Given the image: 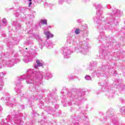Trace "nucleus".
Returning a JSON list of instances; mask_svg holds the SVG:
<instances>
[{
  "label": "nucleus",
  "mask_w": 125,
  "mask_h": 125,
  "mask_svg": "<svg viewBox=\"0 0 125 125\" xmlns=\"http://www.w3.org/2000/svg\"><path fill=\"white\" fill-rule=\"evenodd\" d=\"M31 5H32V2H30L29 3V7L31 6Z\"/></svg>",
  "instance_id": "5"
},
{
  "label": "nucleus",
  "mask_w": 125,
  "mask_h": 125,
  "mask_svg": "<svg viewBox=\"0 0 125 125\" xmlns=\"http://www.w3.org/2000/svg\"><path fill=\"white\" fill-rule=\"evenodd\" d=\"M36 63L37 64V65H38V66H39V67H42V63H41L40 62V61H39V60H37V61H36Z\"/></svg>",
  "instance_id": "3"
},
{
  "label": "nucleus",
  "mask_w": 125,
  "mask_h": 125,
  "mask_svg": "<svg viewBox=\"0 0 125 125\" xmlns=\"http://www.w3.org/2000/svg\"><path fill=\"white\" fill-rule=\"evenodd\" d=\"M41 23L43 25H47V21L46 20H41Z\"/></svg>",
  "instance_id": "2"
},
{
  "label": "nucleus",
  "mask_w": 125,
  "mask_h": 125,
  "mask_svg": "<svg viewBox=\"0 0 125 125\" xmlns=\"http://www.w3.org/2000/svg\"><path fill=\"white\" fill-rule=\"evenodd\" d=\"M75 33L76 35H79L81 33V31H80V29L77 28L75 31Z\"/></svg>",
  "instance_id": "4"
},
{
  "label": "nucleus",
  "mask_w": 125,
  "mask_h": 125,
  "mask_svg": "<svg viewBox=\"0 0 125 125\" xmlns=\"http://www.w3.org/2000/svg\"><path fill=\"white\" fill-rule=\"evenodd\" d=\"M29 1H32V0H29Z\"/></svg>",
  "instance_id": "6"
},
{
  "label": "nucleus",
  "mask_w": 125,
  "mask_h": 125,
  "mask_svg": "<svg viewBox=\"0 0 125 125\" xmlns=\"http://www.w3.org/2000/svg\"><path fill=\"white\" fill-rule=\"evenodd\" d=\"M25 49H27V48H26Z\"/></svg>",
  "instance_id": "7"
},
{
  "label": "nucleus",
  "mask_w": 125,
  "mask_h": 125,
  "mask_svg": "<svg viewBox=\"0 0 125 125\" xmlns=\"http://www.w3.org/2000/svg\"><path fill=\"white\" fill-rule=\"evenodd\" d=\"M45 35H46L47 39H49L50 37H52L53 36L52 34H50V33H49V32H45Z\"/></svg>",
  "instance_id": "1"
},
{
  "label": "nucleus",
  "mask_w": 125,
  "mask_h": 125,
  "mask_svg": "<svg viewBox=\"0 0 125 125\" xmlns=\"http://www.w3.org/2000/svg\"><path fill=\"white\" fill-rule=\"evenodd\" d=\"M35 67H37V66H35Z\"/></svg>",
  "instance_id": "8"
}]
</instances>
